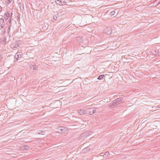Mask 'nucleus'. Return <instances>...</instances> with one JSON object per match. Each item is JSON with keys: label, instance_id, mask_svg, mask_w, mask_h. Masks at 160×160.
<instances>
[{"label": "nucleus", "instance_id": "obj_5", "mask_svg": "<svg viewBox=\"0 0 160 160\" xmlns=\"http://www.w3.org/2000/svg\"><path fill=\"white\" fill-rule=\"evenodd\" d=\"M22 57V55L20 52H17L15 55L14 56L15 58H16V60L18 61Z\"/></svg>", "mask_w": 160, "mask_h": 160}, {"label": "nucleus", "instance_id": "obj_20", "mask_svg": "<svg viewBox=\"0 0 160 160\" xmlns=\"http://www.w3.org/2000/svg\"><path fill=\"white\" fill-rule=\"evenodd\" d=\"M115 13V12L114 11H112L110 12V14L112 15H113Z\"/></svg>", "mask_w": 160, "mask_h": 160}, {"label": "nucleus", "instance_id": "obj_2", "mask_svg": "<svg viewBox=\"0 0 160 160\" xmlns=\"http://www.w3.org/2000/svg\"><path fill=\"white\" fill-rule=\"evenodd\" d=\"M86 111L87 114H89L90 115H92L95 113L96 110L95 108L92 109L91 108H87V109L86 110Z\"/></svg>", "mask_w": 160, "mask_h": 160}, {"label": "nucleus", "instance_id": "obj_6", "mask_svg": "<svg viewBox=\"0 0 160 160\" xmlns=\"http://www.w3.org/2000/svg\"><path fill=\"white\" fill-rule=\"evenodd\" d=\"M4 25L5 22L4 19L3 18H0V26L2 28Z\"/></svg>", "mask_w": 160, "mask_h": 160}, {"label": "nucleus", "instance_id": "obj_28", "mask_svg": "<svg viewBox=\"0 0 160 160\" xmlns=\"http://www.w3.org/2000/svg\"><path fill=\"white\" fill-rule=\"evenodd\" d=\"M160 3V2H158V4H159V3Z\"/></svg>", "mask_w": 160, "mask_h": 160}, {"label": "nucleus", "instance_id": "obj_24", "mask_svg": "<svg viewBox=\"0 0 160 160\" xmlns=\"http://www.w3.org/2000/svg\"><path fill=\"white\" fill-rule=\"evenodd\" d=\"M10 30V27H9L8 28V32H9Z\"/></svg>", "mask_w": 160, "mask_h": 160}, {"label": "nucleus", "instance_id": "obj_4", "mask_svg": "<svg viewBox=\"0 0 160 160\" xmlns=\"http://www.w3.org/2000/svg\"><path fill=\"white\" fill-rule=\"evenodd\" d=\"M105 32L107 35H109L112 32V29L111 27H108L105 29Z\"/></svg>", "mask_w": 160, "mask_h": 160}, {"label": "nucleus", "instance_id": "obj_25", "mask_svg": "<svg viewBox=\"0 0 160 160\" xmlns=\"http://www.w3.org/2000/svg\"><path fill=\"white\" fill-rule=\"evenodd\" d=\"M17 18H18V19H19L20 18V15L18 14V16H17Z\"/></svg>", "mask_w": 160, "mask_h": 160}, {"label": "nucleus", "instance_id": "obj_16", "mask_svg": "<svg viewBox=\"0 0 160 160\" xmlns=\"http://www.w3.org/2000/svg\"><path fill=\"white\" fill-rule=\"evenodd\" d=\"M78 113L80 115H82L84 114L85 111L83 110H80L79 111Z\"/></svg>", "mask_w": 160, "mask_h": 160}, {"label": "nucleus", "instance_id": "obj_21", "mask_svg": "<svg viewBox=\"0 0 160 160\" xmlns=\"http://www.w3.org/2000/svg\"><path fill=\"white\" fill-rule=\"evenodd\" d=\"M57 18V16L56 15H53V20H56Z\"/></svg>", "mask_w": 160, "mask_h": 160}, {"label": "nucleus", "instance_id": "obj_23", "mask_svg": "<svg viewBox=\"0 0 160 160\" xmlns=\"http://www.w3.org/2000/svg\"><path fill=\"white\" fill-rule=\"evenodd\" d=\"M8 2V4L10 3L12 1V0H7Z\"/></svg>", "mask_w": 160, "mask_h": 160}, {"label": "nucleus", "instance_id": "obj_9", "mask_svg": "<svg viewBox=\"0 0 160 160\" xmlns=\"http://www.w3.org/2000/svg\"><path fill=\"white\" fill-rule=\"evenodd\" d=\"M10 16V13L9 12H7L5 13L4 16V19L6 20L8 19Z\"/></svg>", "mask_w": 160, "mask_h": 160}, {"label": "nucleus", "instance_id": "obj_29", "mask_svg": "<svg viewBox=\"0 0 160 160\" xmlns=\"http://www.w3.org/2000/svg\"><path fill=\"white\" fill-rule=\"evenodd\" d=\"M52 20V21L54 22V21H53Z\"/></svg>", "mask_w": 160, "mask_h": 160}, {"label": "nucleus", "instance_id": "obj_3", "mask_svg": "<svg viewBox=\"0 0 160 160\" xmlns=\"http://www.w3.org/2000/svg\"><path fill=\"white\" fill-rule=\"evenodd\" d=\"M66 128L63 127H58L56 128V132H64L66 131Z\"/></svg>", "mask_w": 160, "mask_h": 160}, {"label": "nucleus", "instance_id": "obj_27", "mask_svg": "<svg viewBox=\"0 0 160 160\" xmlns=\"http://www.w3.org/2000/svg\"><path fill=\"white\" fill-rule=\"evenodd\" d=\"M12 13H11V17H12Z\"/></svg>", "mask_w": 160, "mask_h": 160}, {"label": "nucleus", "instance_id": "obj_14", "mask_svg": "<svg viewBox=\"0 0 160 160\" xmlns=\"http://www.w3.org/2000/svg\"><path fill=\"white\" fill-rule=\"evenodd\" d=\"M28 148V147L27 145H24L21 147V149L22 150H27Z\"/></svg>", "mask_w": 160, "mask_h": 160}, {"label": "nucleus", "instance_id": "obj_15", "mask_svg": "<svg viewBox=\"0 0 160 160\" xmlns=\"http://www.w3.org/2000/svg\"><path fill=\"white\" fill-rule=\"evenodd\" d=\"M104 76V75H103V74L101 75L98 77L97 79L98 80H101L103 78V77Z\"/></svg>", "mask_w": 160, "mask_h": 160}, {"label": "nucleus", "instance_id": "obj_18", "mask_svg": "<svg viewBox=\"0 0 160 160\" xmlns=\"http://www.w3.org/2000/svg\"><path fill=\"white\" fill-rule=\"evenodd\" d=\"M85 136H89V134H88V131H86L83 134Z\"/></svg>", "mask_w": 160, "mask_h": 160}, {"label": "nucleus", "instance_id": "obj_7", "mask_svg": "<svg viewBox=\"0 0 160 160\" xmlns=\"http://www.w3.org/2000/svg\"><path fill=\"white\" fill-rule=\"evenodd\" d=\"M123 99V98L122 97H121L120 98H118L115 100V102H116V104L118 105L119 103V102L122 101Z\"/></svg>", "mask_w": 160, "mask_h": 160}, {"label": "nucleus", "instance_id": "obj_22", "mask_svg": "<svg viewBox=\"0 0 160 160\" xmlns=\"http://www.w3.org/2000/svg\"><path fill=\"white\" fill-rule=\"evenodd\" d=\"M88 134H89V135L92 134V133H93L91 131H88Z\"/></svg>", "mask_w": 160, "mask_h": 160}, {"label": "nucleus", "instance_id": "obj_10", "mask_svg": "<svg viewBox=\"0 0 160 160\" xmlns=\"http://www.w3.org/2000/svg\"><path fill=\"white\" fill-rule=\"evenodd\" d=\"M36 134L39 135H45V132L43 131L39 130L36 132Z\"/></svg>", "mask_w": 160, "mask_h": 160}, {"label": "nucleus", "instance_id": "obj_19", "mask_svg": "<svg viewBox=\"0 0 160 160\" xmlns=\"http://www.w3.org/2000/svg\"><path fill=\"white\" fill-rule=\"evenodd\" d=\"M109 152H105L104 154V155L106 157H107L109 155Z\"/></svg>", "mask_w": 160, "mask_h": 160}, {"label": "nucleus", "instance_id": "obj_13", "mask_svg": "<svg viewBox=\"0 0 160 160\" xmlns=\"http://www.w3.org/2000/svg\"><path fill=\"white\" fill-rule=\"evenodd\" d=\"M30 67L31 69L33 70H36V68H37V66L36 65H33L32 64L30 66Z\"/></svg>", "mask_w": 160, "mask_h": 160}, {"label": "nucleus", "instance_id": "obj_1", "mask_svg": "<svg viewBox=\"0 0 160 160\" xmlns=\"http://www.w3.org/2000/svg\"><path fill=\"white\" fill-rule=\"evenodd\" d=\"M22 43V41H16L15 45L12 47V48L16 50L18 48V47H21Z\"/></svg>", "mask_w": 160, "mask_h": 160}, {"label": "nucleus", "instance_id": "obj_17", "mask_svg": "<svg viewBox=\"0 0 160 160\" xmlns=\"http://www.w3.org/2000/svg\"><path fill=\"white\" fill-rule=\"evenodd\" d=\"M157 52H158L157 50H152V54H153L156 55L157 54Z\"/></svg>", "mask_w": 160, "mask_h": 160}, {"label": "nucleus", "instance_id": "obj_8", "mask_svg": "<svg viewBox=\"0 0 160 160\" xmlns=\"http://www.w3.org/2000/svg\"><path fill=\"white\" fill-rule=\"evenodd\" d=\"M54 2H52L51 3V9L54 8V7H53L52 8L51 7H52V6H55V4H56V5H57V4H59V2H58L57 1L56 2V0H54Z\"/></svg>", "mask_w": 160, "mask_h": 160}, {"label": "nucleus", "instance_id": "obj_11", "mask_svg": "<svg viewBox=\"0 0 160 160\" xmlns=\"http://www.w3.org/2000/svg\"><path fill=\"white\" fill-rule=\"evenodd\" d=\"M118 105L116 102H113L112 104H110L109 107L111 108H113L117 106Z\"/></svg>", "mask_w": 160, "mask_h": 160}, {"label": "nucleus", "instance_id": "obj_12", "mask_svg": "<svg viewBox=\"0 0 160 160\" xmlns=\"http://www.w3.org/2000/svg\"><path fill=\"white\" fill-rule=\"evenodd\" d=\"M57 1L59 2V4L60 5H65L66 3V2H65L64 1H61V0H60V1L57 0Z\"/></svg>", "mask_w": 160, "mask_h": 160}, {"label": "nucleus", "instance_id": "obj_26", "mask_svg": "<svg viewBox=\"0 0 160 160\" xmlns=\"http://www.w3.org/2000/svg\"><path fill=\"white\" fill-rule=\"evenodd\" d=\"M2 10V7L0 6V12Z\"/></svg>", "mask_w": 160, "mask_h": 160}]
</instances>
